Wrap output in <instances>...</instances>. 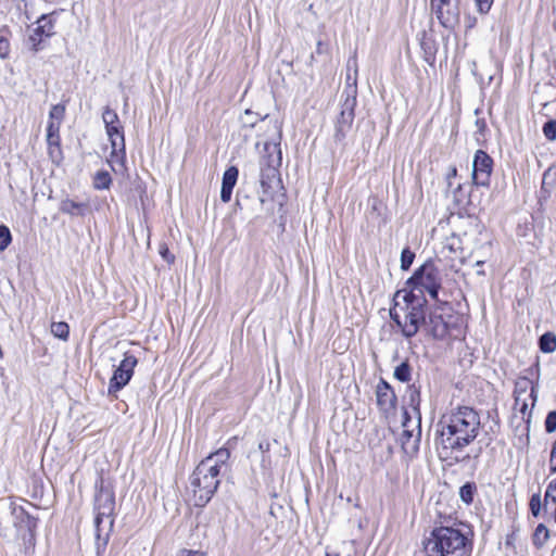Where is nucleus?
Segmentation results:
<instances>
[{"instance_id":"obj_32","label":"nucleus","mask_w":556,"mask_h":556,"mask_svg":"<svg viewBox=\"0 0 556 556\" xmlns=\"http://www.w3.org/2000/svg\"><path fill=\"white\" fill-rule=\"evenodd\" d=\"M51 332L55 338L67 340L70 334V327L64 321L52 323Z\"/></svg>"},{"instance_id":"obj_28","label":"nucleus","mask_w":556,"mask_h":556,"mask_svg":"<svg viewBox=\"0 0 556 556\" xmlns=\"http://www.w3.org/2000/svg\"><path fill=\"white\" fill-rule=\"evenodd\" d=\"M412 377V368L408 362H403L394 369V378L401 382H408Z\"/></svg>"},{"instance_id":"obj_34","label":"nucleus","mask_w":556,"mask_h":556,"mask_svg":"<svg viewBox=\"0 0 556 556\" xmlns=\"http://www.w3.org/2000/svg\"><path fill=\"white\" fill-rule=\"evenodd\" d=\"M102 119H103V123L105 126H109V125H117L119 122V117L117 115V113L110 109L109 106H106L102 113Z\"/></svg>"},{"instance_id":"obj_13","label":"nucleus","mask_w":556,"mask_h":556,"mask_svg":"<svg viewBox=\"0 0 556 556\" xmlns=\"http://www.w3.org/2000/svg\"><path fill=\"white\" fill-rule=\"evenodd\" d=\"M405 416L407 414L405 413ZM412 420L408 417H405V420L403 422V432L401 434L400 441L401 446L404 451V453L413 457L417 454L419 451V444H420V438H421V417H417V424L414 428H409V424Z\"/></svg>"},{"instance_id":"obj_15","label":"nucleus","mask_w":556,"mask_h":556,"mask_svg":"<svg viewBox=\"0 0 556 556\" xmlns=\"http://www.w3.org/2000/svg\"><path fill=\"white\" fill-rule=\"evenodd\" d=\"M37 26L31 30L28 36V42L30 45V49L35 52L40 50V43L42 42L45 37H51L53 35V22L52 20L42 14L36 22Z\"/></svg>"},{"instance_id":"obj_9","label":"nucleus","mask_w":556,"mask_h":556,"mask_svg":"<svg viewBox=\"0 0 556 556\" xmlns=\"http://www.w3.org/2000/svg\"><path fill=\"white\" fill-rule=\"evenodd\" d=\"M137 364L138 359L135 355L129 353L124 354V358L115 368L113 376L110 379L108 388V393L110 395H116L117 392L129 383Z\"/></svg>"},{"instance_id":"obj_29","label":"nucleus","mask_w":556,"mask_h":556,"mask_svg":"<svg viewBox=\"0 0 556 556\" xmlns=\"http://www.w3.org/2000/svg\"><path fill=\"white\" fill-rule=\"evenodd\" d=\"M111 182V176L106 170H100L94 175L93 187L98 190L108 189Z\"/></svg>"},{"instance_id":"obj_18","label":"nucleus","mask_w":556,"mask_h":556,"mask_svg":"<svg viewBox=\"0 0 556 556\" xmlns=\"http://www.w3.org/2000/svg\"><path fill=\"white\" fill-rule=\"evenodd\" d=\"M377 405L383 413H389L395 407L396 395L392 387L384 380H380L376 388Z\"/></svg>"},{"instance_id":"obj_33","label":"nucleus","mask_w":556,"mask_h":556,"mask_svg":"<svg viewBox=\"0 0 556 556\" xmlns=\"http://www.w3.org/2000/svg\"><path fill=\"white\" fill-rule=\"evenodd\" d=\"M12 236L5 225H0V252L4 251L11 243Z\"/></svg>"},{"instance_id":"obj_44","label":"nucleus","mask_w":556,"mask_h":556,"mask_svg":"<svg viewBox=\"0 0 556 556\" xmlns=\"http://www.w3.org/2000/svg\"><path fill=\"white\" fill-rule=\"evenodd\" d=\"M160 254L162 257L167 261L168 263H172L174 261V256L169 253L168 249L165 247H162L160 249Z\"/></svg>"},{"instance_id":"obj_14","label":"nucleus","mask_w":556,"mask_h":556,"mask_svg":"<svg viewBox=\"0 0 556 556\" xmlns=\"http://www.w3.org/2000/svg\"><path fill=\"white\" fill-rule=\"evenodd\" d=\"M493 170V160L483 150H477L472 163V179L478 186L488 187Z\"/></svg>"},{"instance_id":"obj_27","label":"nucleus","mask_w":556,"mask_h":556,"mask_svg":"<svg viewBox=\"0 0 556 556\" xmlns=\"http://www.w3.org/2000/svg\"><path fill=\"white\" fill-rule=\"evenodd\" d=\"M407 392H408L409 406L416 413L417 417H420V412H419L420 391H419V389L415 384H412L408 387Z\"/></svg>"},{"instance_id":"obj_20","label":"nucleus","mask_w":556,"mask_h":556,"mask_svg":"<svg viewBox=\"0 0 556 556\" xmlns=\"http://www.w3.org/2000/svg\"><path fill=\"white\" fill-rule=\"evenodd\" d=\"M239 170L236 166L228 167L222 180L220 200L227 203L231 199L232 190L237 184Z\"/></svg>"},{"instance_id":"obj_5","label":"nucleus","mask_w":556,"mask_h":556,"mask_svg":"<svg viewBox=\"0 0 556 556\" xmlns=\"http://www.w3.org/2000/svg\"><path fill=\"white\" fill-rule=\"evenodd\" d=\"M97 493L94 497V509H96V518H94V527H96V545H97V556H101L104 552L108 542L109 535L113 528L114 519L113 513L115 509V496L112 489L105 486L103 484V480L100 483L96 484Z\"/></svg>"},{"instance_id":"obj_35","label":"nucleus","mask_w":556,"mask_h":556,"mask_svg":"<svg viewBox=\"0 0 556 556\" xmlns=\"http://www.w3.org/2000/svg\"><path fill=\"white\" fill-rule=\"evenodd\" d=\"M415 258V254L409 249H404L401 253V268L407 270Z\"/></svg>"},{"instance_id":"obj_43","label":"nucleus","mask_w":556,"mask_h":556,"mask_svg":"<svg viewBox=\"0 0 556 556\" xmlns=\"http://www.w3.org/2000/svg\"><path fill=\"white\" fill-rule=\"evenodd\" d=\"M549 465H551V472H556V441L554 442L552 450H551V458H549Z\"/></svg>"},{"instance_id":"obj_21","label":"nucleus","mask_w":556,"mask_h":556,"mask_svg":"<svg viewBox=\"0 0 556 556\" xmlns=\"http://www.w3.org/2000/svg\"><path fill=\"white\" fill-rule=\"evenodd\" d=\"M514 395L516 396H527L531 401V407L534 406L536 401L535 387L531 379L527 377H519L515 383Z\"/></svg>"},{"instance_id":"obj_47","label":"nucleus","mask_w":556,"mask_h":556,"mask_svg":"<svg viewBox=\"0 0 556 556\" xmlns=\"http://www.w3.org/2000/svg\"><path fill=\"white\" fill-rule=\"evenodd\" d=\"M457 169L456 167L451 168L450 173L447 174V180H451V178L456 177ZM448 185L451 186V181H448Z\"/></svg>"},{"instance_id":"obj_10","label":"nucleus","mask_w":556,"mask_h":556,"mask_svg":"<svg viewBox=\"0 0 556 556\" xmlns=\"http://www.w3.org/2000/svg\"><path fill=\"white\" fill-rule=\"evenodd\" d=\"M267 159L261 161V175L260 182L263 193H268L273 185L278 182V166L281 164V150L280 146L276 150L273 148L269 151Z\"/></svg>"},{"instance_id":"obj_19","label":"nucleus","mask_w":556,"mask_h":556,"mask_svg":"<svg viewBox=\"0 0 556 556\" xmlns=\"http://www.w3.org/2000/svg\"><path fill=\"white\" fill-rule=\"evenodd\" d=\"M60 212L72 217H84L90 212L89 201H76L65 198L60 202Z\"/></svg>"},{"instance_id":"obj_25","label":"nucleus","mask_w":556,"mask_h":556,"mask_svg":"<svg viewBox=\"0 0 556 556\" xmlns=\"http://www.w3.org/2000/svg\"><path fill=\"white\" fill-rule=\"evenodd\" d=\"M10 35L11 33L7 26L0 29V58L3 60L9 56L11 51Z\"/></svg>"},{"instance_id":"obj_46","label":"nucleus","mask_w":556,"mask_h":556,"mask_svg":"<svg viewBox=\"0 0 556 556\" xmlns=\"http://www.w3.org/2000/svg\"><path fill=\"white\" fill-rule=\"evenodd\" d=\"M258 450H260L262 453H267V452L270 450V443H269V441H267V440L261 441V442L258 443Z\"/></svg>"},{"instance_id":"obj_30","label":"nucleus","mask_w":556,"mask_h":556,"mask_svg":"<svg viewBox=\"0 0 556 556\" xmlns=\"http://www.w3.org/2000/svg\"><path fill=\"white\" fill-rule=\"evenodd\" d=\"M548 538H549V532H548L547 528L544 525L540 523L535 528L533 536H532L533 544L536 545L538 547H541L546 543Z\"/></svg>"},{"instance_id":"obj_40","label":"nucleus","mask_w":556,"mask_h":556,"mask_svg":"<svg viewBox=\"0 0 556 556\" xmlns=\"http://www.w3.org/2000/svg\"><path fill=\"white\" fill-rule=\"evenodd\" d=\"M346 88L343 92H349L351 89H354L357 92V74H353L346 71Z\"/></svg>"},{"instance_id":"obj_6","label":"nucleus","mask_w":556,"mask_h":556,"mask_svg":"<svg viewBox=\"0 0 556 556\" xmlns=\"http://www.w3.org/2000/svg\"><path fill=\"white\" fill-rule=\"evenodd\" d=\"M441 283V273L431 261H428L421 265L407 280V285L412 286L410 292H419L418 295L421 296L424 291H427L433 300L438 299Z\"/></svg>"},{"instance_id":"obj_16","label":"nucleus","mask_w":556,"mask_h":556,"mask_svg":"<svg viewBox=\"0 0 556 556\" xmlns=\"http://www.w3.org/2000/svg\"><path fill=\"white\" fill-rule=\"evenodd\" d=\"M424 328L435 340H446L450 334V325L435 312L430 313L428 319L425 318Z\"/></svg>"},{"instance_id":"obj_22","label":"nucleus","mask_w":556,"mask_h":556,"mask_svg":"<svg viewBox=\"0 0 556 556\" xmlns=\"http://www.w3.org/2000/svg\"><path fill=\"white\" fill-rule=\"evenodd\" d=\"M533 407H531V401L527 396H516L515 403H514V412L515 415L520 414L521 420L529 424L531 419V410Z\"/></svg>"},{"instance_id":"obj_41","label":"nucleus","mask_w":556,"mask_h":556,"mask_svg":"<svg viewBox=\"0 0 556 556\" xmlns=\"http://www.w3.org/2000/svg\"><path fill=\"white\" fill-rule=\"evenodd\" d=\"M493 1L494 0H475L478 12L486 14L493 4Z\"/></svg>"},{"instance_id":"obj_12","label":"nucleus","mask_w":556,"mask_h":556,"mask_svg":"<svg viewBox=\"0 0 556 556\" xmlns=\"http://www.w3.org/2000/svg\"><path fill=\"white\" fill-rule=\"evenodd\" d=\"M105 130L112 148L109 163L111 164V167L115 170V165L123 166L126 157L123 126L121 125V123H118L117 125L113 124L105 126Z\"/></svg>"},{"instance_id":"obj_4","label":"nucleus","mask_w":556,"mask_h":556,"mask_svg":"<svg viewBox=\"0 0 556 556\" xmlns=\"http://www.w3.org/2000/svg\"><path fill=\"white\" fill-rule=\"evenodd\" d=\"M404 305L395 302L390 309V317L401 329L404 338L410 339L417 334L425 321L426 299L414 292H404Z\"/></svg>"},{"instance_id":"obj_24","label":"nucleus","mask_w":556,"mask_h":556,"mask_svg":"<svg viewBox=\"0 0 556 556\" xmlns=\"http://www.w3.org/2000/svg\"><path fill=\"white\" fill-rule=\"evenodd\" d=\"M60 123L50 121L47 126V142L50 149L60 147Z\"/></svg>"},{"instance_id":"obj_37","label":"nucleus","mask_w":556,"mask_h":556,"mask_svg":"<svg viewBox=\"0 0 556 556\" xmlns=\"http://www.w3.org/2000/svg\"><path fill=\"white\" fill-rule=\"evenodd\" d=\"M543 134L548 140L556 139V119H551L544 124Z\"/></svg>"},{"instance_id":"obj_8","label":"nucleus","mask_w":556,"mask_h":556,"mask_svg":"<svg viewBox=\"0 0 556 556\" xmlns=\"http://www.w3.org/2000/svg\"><path fill=\"white\" fill-rule=\"evenodd\" d=\"M356 102V91L354 89H351L349 92H342L340 105L341 110L336 121L334 137L337 140H342L345 138L346 132L351 129L355 117L354 111Z\"/></svg>"},{"instance_id":"obj_31","label":"nucleus","mask_w":556,"mask_h":556,"mask_svg":"<svg viewBox=\"0 0 556 556\" xmlns=\"http://www.w3.org/2000/svg\"><path fill=\"white\" fill-rule=\"evenodd\" d=\"M476 491V484L473 482H467L463 486H460L459 496L464 503L471 504Z\"/></svg>"},{"instance_id":"obj_38","label":"nucleus","mask_w":556,"mask_h":556,"mask_svg":"<svg viewBox=\"0 0 556 556\" xmlns=\"http://www.w3.org/2000/svg\"><path fill=\"white\" fill-rule=\"evenodd\" d=\"M65 108L61 104H55L50 110V121L59 122L61 124V121L64 116Z\"/></svg>"},{"instance_id":"obj_17","label":"nucleus","mask_w":556,"mask_h":556,"mask_svg":"<svg viewBox=\"0 0 556 556\" xmlns=\"http://www.w3.org/2000/svg\"><path fill=\"white\" fill-rule=\"evenodd\" d=\"M11 514L13 518V525L20 531L33 532L37 527V519L34 518L22 505L11 503Z\"/></svg>"},{"instance_id":"obj_11","label":"nucleus","mask_w":556,"mask_h":556,"mask_svg":"<svg viewBox=\"0 0 556 556\" xmlns=\"http://www.w3.org/2000/svg\"><path fill=\"white\" fill-rule=\"evenodd\" d=\"M460 0H430L432 13L445 28H452L459 18Z\"/></svg>"},{"instance_id":"obj_23","label":"nucleus","mask_w":556,"mask_h":556,"mask_svg":"<svg viewBox=\"0 0 556 556\" xmlns=\"http://www.w3.org/2000/svg\"><path fill=\"white\" fill-rule=\"evenodd\" d=\"M543 510L553 515L556 514V478L553 479L546 488Z\"/></svg>"},{"instance_id":"obj_48","label":"nucleus","mask_w":556,"mask_h":556,"mask_svg":"<svg viewBox=\"0 0 556 556\" xmlns=\"http://www.w3.org/2000/svg\"><path fill=\"white\" fill-rule=\"evenodd\" d=\"M326 556H339L338 554L326 553Z\"/></svg>"},{"instance_id":"obj_39","label":"nucleus","mask_w":556,"mask_h":556,"mask_svg":"<svg viewBox=\"0 0 556 556\" xmlns=\"http://www.w3.org/2000/svg\"><path fill=\"white\" fill-rule=\"evenodd\" d=\"M545 429L548 433L556 431V410L547 414L545 419Z\"/></svg>"},{"instance_id":"obj_45","label":"nucleus","mask_w":556,"mask_h":556,"mask_svg":"<svg viewBox=\"0 0 556 556\" xmlns=\"http://www.w3.org/2000/svg\"><path fill=\"white\" fill-rule=\"evenodd\" d=\"M204 554L201 551L193 549H181L180 556H203Z\"/></svg>"},{"instance_id":"obj_1","label":"nucleus","mask_w":556,"mask_h":556,"mask_svg":"<svg viewBox=\"0 0 556 556\" xmlns=\"http://www.w3.org/2000/svg\"><path fill=\"white\" fill-rule=\"evenodd\" d=\"M480 416L469 406H458L442 415L435 428V446L442 459H463L460 454L479 434Z\"/></svg>"},{"instance_id":"obj_2","label":"nucleus","mask_w":556,"mask_h":556,"mask_svg":"<svg viewBox=\"0 0 556 556\" xmlns=\"http://www.w3.org/2000/svg\"><path fill=\"white\" fill-rule=\"evenodd\" d=\"M229 458V450L222 447L211 453L195 467L189 479L195 506L203 507L211 501L219 485V473Z\"/></svg>"},{"instance_id":"obj_7","label":"nucleus","mask_w":556,"mask_h":556,"mask_svg":"<svg viewBox=\"0 0 556 556\" xmlns=\"http://www.w3.org/2000/svg\"><path fill=\"white\" fill-rule=\"evenodd\" d=\"M240 122L243 127L254 128L258 126L262 129L263 125L267 127V131L269 132L267 139L264 141V150L269 151L271 148L274 150L280 146L281 140V124L277 119L268 118V115H261L260 113H255L251 110H245L244 113L240 116Z\"/></svg>"},{"instance_id":"obj_36","label":"nucleus","mask_w":556,"mask_h":556,"mask_svg":"<svg viewBox=\"0 0 556 556\" xmlns=\"http://www.w3.org/2000/svg\"><path fill=\"white\" fill-rule=\"evenodd\" d=\"M529 506H530V510H531L532 515L534 517H538L540 515L541 510L543 509L541 495L539 493L533 494L531 496Z\"/></svg>"},{"instance_id":"obj_42","label":"nucleus","mask_w":556,"mask_h":556,"mask_svg":"<svg viewBox=\"0 0 556 556\" xmlns=\"http://www.w3.org/2000/svg\"><path fill=\"white\" fill-rule=\"evenodd\" d=\"M346 71H349V72H351L353 74H357L358 73L356 52H354V54L348 60Z\"/></svg>"},{"instance_id":"obj_3","label":"nucleus","mask_w":556,"mask_h":556,"mask_svg":"<svg viewBox=\"0 0 556 556\" xmlns=\"http://www.w3.org/2000/svg\"><path fill=\"white\" fill-rule=\"evenodd\" d=\"M426 556H471L473 543L469 530L439 527L425 542Z\"/></svg>"},{"instance_id":"obj_26","label":"nucleus","mask_w":556,"mask_h":556,"mask_svg":"<svg viewBox=\"0 0 556 556\" xmlns=\"http://www.w3.org/2000/svg\"><path fill=\"white\" fill-rule=\"evenodd\" d=\"M539 345L542 352L552 353L556 350V336L552 332H546L540 337Z\"/></svg>"}]
</instances>
